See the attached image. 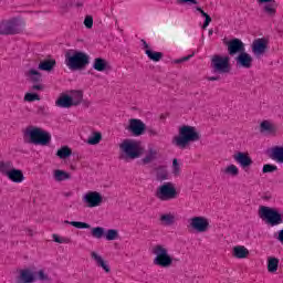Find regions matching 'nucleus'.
<instances>
[{
    "label": "nucleus",
    "mask_w": 283,
    "mask_h": 283,
    "mask_svg": "<svg viewBox=\"0 0 283 283\" xmlns=\"http://www.w3.org/2000/svg\"><path fill=\"white\" fill-rule=\"evenodd\" d=\"M263 174H273V171H277V166L273 164H265L262 169Z\"/></svg>",
    "instance_id": "obj_42"
},
{
    "label": "nucleus",
    "mask_w": 283,
    "mask_h": 283,
    "mask_svg": "<svg viewBox=\"0 0 283 283\" xmlns=\"http://www.w3.org/2000/svg\"><path fill=\"white\" fill-rule=\"evenodd\" d=\"M184 61H189V56H185L181 60H177L176 63H182Z\"/></svg>",
    "instance_id": "obj_49"
},
{
    "label": "nucleus",
    "mask_w": 283,
    "mask_h": 283,
    "mask_svg": "<svg viewBox=\"0 0 283 283\" xmlns=\"http://www.w3.org/2000/svg\"><path fill=\"white\" fill-rule=\"evenodd\" d=\"M158 180H167V172L160 175V172L157 175Z\"/></svg>",
    "instance_id": "obj_48"
},
{
    "label": "nucleus",
    "mask_w": 283,
    "mask_h": 283,
    "mask_svg": "<svg viewBox=\"0 0 283 283\" xmlns=\"http://www.w3.org/2000/svg\"><path fill=\"white\" fill-rule=\"evenodd\" d=\"M269 48V40L261 38L256 39L252 43V52L254 56H262L266 52V49Z\"/></svg>",
    "instance_id": "obj_15"
},
{
    "label": "nucleus",
    "mask_w": 283,
    "mask_h": 283,
    "mask_svg": "<svg viewBox=\"0 0 283 283\" xmlns=\"http://www.w3.org/2000/svg\"><path fill=\"white\" fill-rule=\"evenodd\" d=\"M24 101H27V103H32L34 101H41V97H39V94L36 93H27Z\"/></svg>",
    "instance_id": "obj_41"
},
{
    "label": "nucleus",
    "mask_w": 283,
    "mask_h": 283,
    "mask_svg": "<svg viewBox=\"0 0 283 283\" xmlns=\"http://www.w3.org/2000/svg\"><path fill=\"white\" fill-rule=\"evenodd\" d=\"M82 202L88 207V209H94L103 205V195L98 191H87L82 196Z\"/></svg>",
    "instance_id": "obj_12"
},
{
    "label": "nucleus",
    "mask_w": 283,
    "mask_h": 283,
    "mask_svg": "<svg viewBox=\"0 0 283 283\" xmlns=\"http://www.w3.org/2000/svg\"><path fill=\"white\" fill-rule=\"evenodd\" d=\"M229 61L230 59L227 55H214L211 60L213 72H218V74H227L231 72V64Z\"/></svg>",
    "instance_id": "obj_10"
},
{
    "label": "nucleus",
    "mask_w": 283,
    "mask_h": 283,
    "mask_svg": "<svg viewBox=\"0 0 283 283\" xmlns=\"http://www.w3.org/2000/svg\"><path fill=\"white\" fill-rule=\"evenodd\" d=\"M72 178V175L65 170L55 169L53 170V179L56 182H63L64 180H70Z\"/></svg>",
    "instance_id": "obj_26"
},
{
    "label": "nucleus",
    "mask_w": 283,
    "mask_h": 283,
    "mask_svg": "<svg viewBox=\"0 0 283 283\" xmlns=\"http://www.w3.org/2000/svg\"><path fill=\"white\" fill-rule=\"evenodd\" d=\"M119 149L122 154L126 155V158H130L132 160H135V158H140L144 151L143 144L135 139H125L119 145Z\"/></svg>",
    "instance_id": "obj_3"
},
{
    "label": "nucleus",
    "mask_w": 283,
    "mask_h": 283,
    "mask_svg": "<svg viewBox=\"0 0 283 283\" xmlns=\"http://www.w3.org/2000/svg\"><path fill=\"white\" fill-rule=\"evenodd\" d=\"M192 10L193 12H200L201 17L205 18L202 29L207 30V28H209V24L211 23V15L205 12V10H202V8L200 7H195Z\"/></svg>",
    "instance_id": "obj_28"
},
{
    "label": "nucleus",
    "mask_w": 283,
    "mask_h": 283,
    "mask_svg": "<svg viewBox=\"0 0 283 283\" xmlns=\"http://www.w3.org/2000/svg\"><path fill=\"white\" fill-rule=\"evenodd\" d=\"M277 266H280V260L270 256L268 259V271L269 273H277Z\"/></svg>",
    "instance_id": "obj_30"
},
{
    "label": "nucleus",
    "mask_w": 283,
    "mask_h": 283,
    "mask_svg": "<svg viewBox=\"0 0 283 283\" xmlns=\"http://www.w3.org/2000/svg\"><path fill=\"white\" fill-rule=\"evenodd\" d=\"M189 227L197 233H207L209 231L210 221L207 217H192L189 219Z\"/></svg>",
    "instance_id": "obj_11"
},
{
    "label": "nucleus",
    "mask_w": 283,
    "mask_h": 283,
    "mask_svg": "<svg viewBox=\"0 0 283 283\" xmlns=\"http://www.w3.org/2000/svg\"><path fill=\"white\" fill-rule=\"evenodd\" d=\"M65 224H71V227H75V229H90V223L82 221H65Z\"/></svg>",
    "instance_id": "obj_39"
},
{
    "label": "nucleus",
    "mask_w": 283,
    "mask_h": 283,
    "mask_svg": "<svg viewBox=\"0 0 283 283\" xmlns=\"http://www.w3.org/2000/svg\"><path fill=\"white\" fill-rule=\"evenodd\" d=\"M209 34H213V31H212V30H210V31H209Z\"/></svg>",
    "instance_id": "obj_53"
},
{
    "label": "nucleus",
    "mask_w": 283,
    "mask_h": 283,
    "mask_svg": "<svg viewBox=\"0 0 283 283\" xmlns=\"http://www.w3.org/2000/svg\"><path fill=\"white\" fill-rule=\"evenodd\" d=\"M65 63L69 70H83L90 63V56L84 52H74L72 55L66 54Z\"/></svg>",
    "instance_id": "obj_7"
},
{
    "label": "nucleus",
    "mask_w": 283,
    "mask_h": 283,
    "mask_svg": "<svg viewBox=\"0 0 283 283\" xmlns=\"http://www.w3.org/2000/svg\"><path fill=\"white\" fill-rule=\"evenodd\" d=\"M38 280H42V281L48 280V274L45 273V271L40 270L38 272Z\"/></svg>",
    "instance_id": "obj_47"
},
{
    "label": "nucleus",
    "mask_w": 283,
    "mask_h": 283,
    "mask_svg": "<svg viewBox=\"0 0 283 283\" xmlns=\"http://www.w3.org/2000/svg\"><path fill=\"white\" fill-rule=\"evenodd\" d=\"M19 281L22 283L36 282V275L30 269L20 270Z\"/></svg>",
    "instance_id": "obj_21"
},
{
    "label": "nucleus",
    "mask_w": 283,
    "mask_h": 283,
    "mask_svg": "<svg viewBox=\"0 0 283 283\" xmlns=\"http://www.w3.org/2000/svg\"><path fill=\"white\" fill-rule=\"evenodd\" d=\"M91 260L94 262L96 266H98V269H102L104 273H112L109 261L105 260L103 254H101L98 251L91 252Z\"/></svg>",
    "instance_id": "obj_13"
},
{
    "label": "nucleus",
    "mask_w": 283,
    "mask_h": 283,
    "mask_svg": "<svg viewBox=\"0 0 283 283\" xmlns=\"http://www.w3.org/2000/svg\"><path fill=\"white\" fill-rule=\"evenodd\" d=\"M57 156L62 159L70 158V156H72V149L67 146H63L57 150Z\"/></svg>",
    "instance_id": "obj_37"
},
{
    "label": "nucleus",
    "mask_w": 283,
    "mask_h": 283,
    "mask_svg": "<svg viewBox=\"0 0 283 283\" xmlns=\"http://www.w3.org/2000/svg\"><path fill=\"white\" fill-rule=\"evenodd\" d=\"M223 174L229 178H238V176H240V168L233 164H230L223 169Z\"/></svg>",
    "instance_id": "obj_27"
},
{
    "label": "nucleus",
    "mask_w": 283,
    "mask_h": 283,
    "mask_svg": "<svg viewBox=\"0 0 283 283\" xmlns=\"http://www.w3.org/2000/svg\"><path fill=\"white\" fill-rule=\"evenodd\" d=\"M258 6L263 8V12L268 14V17H275L277 12V4L275 0H256Z\"/></svg>",
    "instance_id": "obj_14"
},
{
    "label": "nucleus",
    "mask_w": 283,
    "mask_h": 283,
    "mask_svg": "<svg viewBox=\"0 0 283 283\" xmlns=\"http://www.w3.org/2000/svg\"><path fill=\"white\" fill-rule=\"evenodd\" d=\"M260 132L261 134H270L273 135L275 132H277V128L275 127V124L271 120H263L260 124Z\"/></svg>",
    "instance_id": "obj_23"
},
{
    "label": "nucleus",
    "mask_w": 283,
    "mask_h": 283,
    "mask_svg": "<svg viewBox=\"0 0 283 283\" xmlns=\"http://www.w3.org/2000/svg\"><path fill=\"white\" fill-rule=\"evenodd\" d=\"M156 156H158V151H156V149H154V148H150L147 151L145 158L143 159V163L145 165H148V163H151L153 160H156Z\"/></svg>",
    "instance_id": "obj_34"
},
{
    "label": "nucleus",
    "mask_w": 283,
    "mask_h": 283,
    "mask_svg": "<svg viewBox=\"0 0 283 283\" xmlns=\"http://www.w3.org/2000/svg\"><path fill=\"white\" fill-rule=\"evenodd\" d=\"M199 138L195 127L182 126L179 129V136L175 137L174 144L177 145V147H187L189 143H193V140H198Z\"/></svg>",
    "instance_id": "obj_4"
},
{
    "label": "nucleus",
    "mask_w": 283,
    "mask_h": 283,
    "mask_svg": "<svg viewBox=\"0 0 283 283\" xmlns=\"http://www.w3.org/2000/svg\"><path fill=\"white\" fill-rule=\"evenodd\" d=\"M156 197L163 201L176 200L178 198V189L172 182H165L158 187Z\"/></svg>",
    "instance_id": "obj_9"
},
{
    "label": "nucleus",
    "mask_w": 283,
    "mask_h": 283,
    "mask_svg": "<svg viewBox=\"0 0 283 283\" xmlns=\"http://www.w3.org/2000/svg\"><path fill=\"white\" fill-rule=\"evenodd\" d=\"M28 76H29V78L32 80L33 82L41 81V73H39V71H36V69H31V70L28 72Z\"/></svg>",
    "instance_id": "obj_40"
},
{
    "label": "nucleus",
    "mask_w": 283,
    "mask_h": 283,
    "mask_svg": "<svg viewBox=\"0 0 283 283\" xmlns=\"http://www.w3.org/2000/svg\"><path fill=\"white\" fill-rule=\"evenodd\" d=\"M233 158L240 167H251L253 165V160L247 153H237L233 155Z\"/></svg>",
    "instance_id": "obj_20"
},
{
    "label": "nucleus",
    "mask_w": 283,
    "mask_h": 283,
    "mask_svg": "<svg viewBox=\"0 0 283 283\" xmlns=\"http://www.w3.org/2000/svg\"><path fill=\"white\" fill-rule=\"evenodd\" d=\"M105 240L107 241H113V240H118V230L116 229H109L105 232L104 235Z\"/></svg>",
    "instance_id": "obj_38"
},
{
    "label": "nucleus",
    "mask_w": 283,
    "mask_h": 283,
    "mask_svg": "<svg viewBox=\"0 0 283 283\" xmlns=\"http://www.w3.org/2000/svg\"><path fill=\"white\" fill-rule=\"evenodd\" d=\"M249 255H251V252L244 245H234L232 248V258L235 260H247Z\"/></svg>",
    "instance_id": "obj_16"
},
{
    "label": "nucleus",
    "mask_w": 283,
    "mask_h": 283,
    "mask_svg": "<svg viewBox=\"0 0 283 283\" xmlns=\"http://www.w3.org/2000/svg\"><path fill=\"white\" fill-rule=\"evenodd\" d=\"M23 30V21L18 18L0 21V34H19Z\"/></svg>",
    "instance_id": "obj_8"
},
{
    "label": "nucleus",
    "mask_w": 283,
    "mask_h": 283,
    "mask_svg": "<svg viewBox=\"0 0 283 283\" xmlns=\"http://www.w3.org/2000/svg\"><path fill=\"white\" fill-rule=\"evenodd\" d=\"M144 45H145L146 49L149 48V45H147V42H144Z\"/></svg>",
    "instance_id": "obj_52"
},
{
    "label": "nucleus",
    "mask_w": 283,
    "mask_h": 283,
    "mask_svg": "<svg viewBox=\"0 0 283 283\" xmlns=\"http://www.w3.org/2000/svg\"><path fill=\"white\" fill-rule=\"evenodd\" d=\"M53 240L57 243V244H70V239L65 238V237H61L59 234H53Z\"/></svg>",
    "instance_id": "obj_43"
},
{
    "label": "nucleus",
    "mask_w": 283,
    "mask_h": 283,
    "mask_svg": "<svg viewBox=\"0 0 283 283\" xmlns=\"http://www.w3.org/2000/svg\"><path fill=\"white\" fill-rule=\"evenodd\" d=\"M160 222L166 227H171L174 222H176V214L174 213H165L160 216Z\"/></svg>",
    "instance_id": "obj_31"
},
{
    "label": "nucleus",
    "mask_w": 283,
    "mask_h": 283,
    "mask_svg": "<svg viewBox=\"0 0 283 283\" xmlns=\"http://www.w3.org/2000/svg\"><path fill=\"white\" fill-rule=\"evenodd\" d=\"M24 138L32 145H42V147H45V145H50L52 135L43 128L30 126L24 130Z\"/></svg>",
    "instance_id": "obj_1"
},
{
    "label": "nucleus",
    "mask_w": 283,
    "mask_h": 283,
    "mask_svg": "<svg viewBox=\"0 0 283 283\" xmlns=\"http://www.w3.org/2000/svg\"><path fill=\"white\" fill-rule=\"evenodd\" d=\"M93 67L97 72H105V70H107V62L101 57H97L94 61Z\"/></svg>",
    "instance_id": "obj_32"
},
{
    "label": "nucleus",
    "mask_w": 283,
    "mask_h": 283,
    "mask_svg": "<svg viewBox=\"0 0 283 283\" xmlns=\"http://www.w3.org/2000/svg\"><path fill=\"white\" fill-rule=\"evenodd\" d=\"M128 129L134 136H142L145 133V124L140 119H130Z\"/></svg>",
    "instance_id": "obj_17"
},
{
    "label": "nucleus",
    "mask_w": 283,
    "mask_h": 283,
    "mask_svg": "<svg viewBox=\"0 0 283 283\" xmlns=\"http://www.w3.org/2000/svg\"><path fill=\"white\" fill-rule=\"evenodd\" d=\"M54 65H56V61L45 60L39 64V70H42L43 72H52V70H54Z\"/></svg>",
    "instance_id": "obj_29"
},
{
    "label": "nucleus",
    "mask_w": 283,
    "mask_h": 283,
    "mask_svg": "<svg viewBox=\"0 0 283 283\" xmlns=\"http://www.w3.org/2000/svg\"><path fill=\"white\" fill-rule=\"evenodd\" d=\"M83 102V91H71L69 94L61 95L56 102V107L67 108L81 105Z\"/></svg>",
    "instance_id": "obj_5"
},
{
    "label": "nucleus",
    "mask_w": 283,
    "mask_h": 283,
    "mask_svg": "<svg viewBox=\"0 0 283 283\" xmlns=\"http://www.w3.org/2000/svg\"><path fill=\"white\" fill-rule=\"evenodd\" d=\"M268 154L274 163L283 165V146H273L268 150Z\"/></svg>",
    "instance_id": "obj_18"
},
{
    "label": "nucleus",
    "mask_w": 283,
    "mask_h": 283,
    "mask_svg": "<svg viewBox=\"0 0 283 283\" xmlns=\"http://www.w3.org/2000/svg\"><path fill=\"white\" fill-rule=\"evenodd\" d=\"M259 216L261 220H265L272 227H277V224H282L283 222V214L275 208L262 206L259 209Z\"/></svg>",
    "instance_id": "obj_6"
},
{
    "label": "nucleus",
    "mask_w": 283,
    "mask_h": 283,
    "mask_svg": "<svg viewBox=\"0 0 283 283\" xmlns=\"http://www.w3.org/2000/svg\"><path fill=\"white\" fill-rule=\"evenodd\" d=\"M153 253L155 255L153 264L155 266H160L161 269H169L174 264V259L169 255V250L165 245L157 244L153 248Z\"/></svg>",
    "instance_id": "obj_2"
},
{
    "label": "nucleus",
    "mask_w": 283,
    "mask_h": 283,
    "mask_svg": "<svg viewBox=\"0 0 283 283\" xmlns=\"http://www.w3.org/2000/svg\"><path fill=\"white\" fill-rule=\"evenodd\" d=\"M209 81H218L217 77H209Z\"/></svg>",
    "instance_id": "obj_51"
},
{
    "label": "nucleus",
    "mask_w": 283,
    "mask_h": 283,
    "mask_svg": "<svg viewBox=\"0 0 283 283\" xmlns=\"http://www.w3.org/2000/svg\"><path fill=\"white\" fill-rule=\"evenodd\" d=\"M177 3L179 6H182V3H188V6H198V0H177Z\"/></svg>",
    "instance_id": "obj_45"
},
{
    "label": "nucleus",
    "mask_w": 283,
    "mask_h": 283,
    "mask_svg": "<svg viewBox=\"0 0 283 283\" xmlns=\"http://www.w3.org/2000/svg\"><path fill=\"white\" fill-rule=\"evenodd\" d=\"M91 233L93 238H96V240H101V238H105V228L103 227H96L91 230Z\"/></svg>",
    "instance_id": "obj_36"
},
{
    "label": "nucleus",
    "mask_w": 283,
    "mask_h": 283,
    "mask_svg": "<svg viewBox=\"0 0 283 283\" xmlns=\"http://www.w3.org/2000/svg\"><path fill=\"white\" fill-rule=\"evenodd\" d=\"M237 63L241 67L249 69V67H251V64L253 63V57H251V55L249 53H241L237 57Z\"/></svg>",
    "instance_id": "obj_24"
},
{
    "label": "nucleus",
    "mask_w": 283,
    "mask_h": 283,
    "mask_svg": "<svg viewBox=\"0 0 283 283\" xmlns=\"http://www.w3.org/2000/svg\"><path fill=\"white\" fill-rule=\"evenodd\" d=\"M14 169V163L10 159L0 160V174L6 176Z\"/></svg>",
    "instance_id": "obj_25"
},
{
    "label": "nucleus",
    "mask_w": 283,
    "mask_h": 283,
    "mask_svg": "<svg viewBox=\"0 0 283 283\" xmlns=\"http://www.w3.org/2000/svg\"><path fill=\"white\" fill-rule=\"evenodd\" d=\"M84 25L85 28H92V25H94V19L90 15H87L84 20Z\"/></svg>",
    "instance_id": "obj_46"
},
{
    "label": "nucleus",
    "mask_w": 283,
    "mask_h": 283,
    "mask_svg": "<svg viewBox=\"0 0 283 283\" xmlns=\"http://www.w3.org/2000/svg\"><path fill=\"white\" fill-rule=\"evenodd\" d=\"M7 178L15 185H21V182L25 180V175H23V170L13 168L10 172H8Z\"/></svg>",
    "instance_id": "obj_19"
},
{
    "label": "nucleus",
    "mask_w": 283,
    "mask_h": 283,
    "mask_svg": "<svg viewBox=\"0 0 283 283\" xmlns=\"http://www.w3.org/2000/svg\"><path fill=\"white\" fill-rule=\"evenodd\" d=\"M172 174L174 176H178V174H180V164H178V159L172 160Z\"/></svg>",
    "instance_id": "obj_44"
},
{
    "label": "nucleus",
    "mask_w": 283,
    "mask_h": 283,
    "mask_svg": "<svg viewBox=\"0 0 283 283\" xmlns=\"http://www.w3.org/2000/svg\"><path fill=\"white\" fill-rule=\"evenodd\" d=\"M244 51V43H242L239 39H234L228 43V52L229 54H238V52Z\"/></svg>",
    "instance_id": "obj_22"
},
{
    "label": "nucleus",
    "mask_w": 283,
    "mask_h": 283,
    "mask_svg": "<svg viewBox=\"0 0 283 283\" xmlns=\"http://www.w3.org/2000/svg\"><path fill=\"white\" fill-rule=\"evenodd\" d=\"M146 55L148 56V59H150V61H155V63H158V61L163 59L161 52H155L149 49H146Z\"/></svg>",
    "instance_id": "obj_35"
},
{
    "label": "nucleus",
    "mask_w": 283,
    "mask_h": 283,
    "mask_svg": "<svg viewBox=\"0 0 283 283\" xmlns=\"http://www.w3.org/2000/svg\"><path fill=\"white\" fill-rule=\"evenodd\" d=\"M33 90H43V85L41 84L33 85Z\"/></svg>",
    "instance_id": "obj_50"
},
{
    "label": "nucleus",
    "mask_w": 283,
    "mask_h": 283,
    "mask_svg": "<svg viewBox=\"0 0 283 283\" xmlns=\"http://www.w3.org/2000/svg\"><path fill=\"white\" fill-rule=\"evenodd\" d=\"M103 140V135L99 132L93 133L88 138H87V145H98Z\"/></svg>",
    "instance_id": "obj_33"
}]
</instances>
